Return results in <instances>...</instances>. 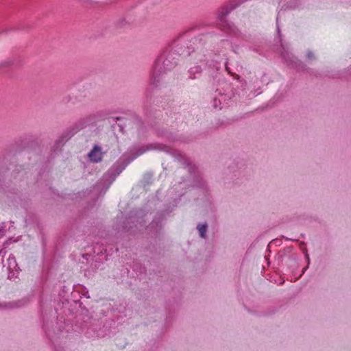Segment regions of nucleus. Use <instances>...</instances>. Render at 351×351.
I'll use <instances>...</instances> for the list:
<instances>
[{"mask_svg": "<svg viewBox=\"0 0 351 351\" xmlns=\"http://www.w3.org/2000/svg\"><path fill=\"white\" fill-rule=\"evenodd\" d=\"M20 306L19 302H1L0 303V310H7V309H12L16 307Z\"/></svg>", "mask_w": 351, "mask_h": 351, "instance_id": "1a4fd4ad", "label": "nucleus"}, {"mask_svg": "<svg viewBox=\"0 0 351 351\" xmlns=\"http://www.w3.org/2000/svg\"><path fill=\"white\" fill-rule=\"evenodd\" d=\"M84 295H85L86 298H89V296H87V294H84Z\"/></svg>", "mask_w": 351, "mask_h": 351, "instance_id": "aec40b11", "label": "nucleus"}, {"mask_svg": "<svg viewBox=\"0 0 351 351\" xmlns=\"http://www.w3.org/2000/svg\"><path fill=\"white\" fill-rule=\"evenodd\" d=\"M225 68H226V70L227 71V72L229 74L233 75L232 72L230 69V67L228 66V62H226V64H225Z\"/></svg>", "mask_w": 351, "mask_h": 351, "instance_id": "ddd939ff", "label": "nucleus"}, {"mask_svg": "<svg viewBox=\"0 0 351 351\" xmlns=\"http://www.w3.org/2000/svg\"><path fill=\"white\" fill-rule=\"evenodd\" d=\"M201 72L202 68L200 66H195L191 67L189 71V77L191 79L197 78L200 75Z\"/></svg>", "mask_w": 351, "mask_h": 351, "instance_id": "6e6552de", "label": "nucleus"}, {"mask_svg": "<svg viewBox=\"0 0 351 351\" xmlns=\"http://www.w3.org/2000/svg\"><path fill=\"white\" fill-rule=\"evenodd\" d=\"M196 178L198 181V184H196L195 185L198 187H203L204 185V183L202 180V178L199 175L197 176Z\"/></svg>", "mask_w": 351, "mask_h": 351, "instance_id": "9b49d317", "label": "nucleus"}, {"mask_svg": "<svg viewBox=\"0 0 351 351\" xmlns=\"http://www.w3.org/2000/svg\"><path fill=\"white\" fill-rule=\"evenodd\" d=\"M222 43H223V45H227L228 47H231L230 46V43L228 42V40H223L222 42Z\"/></svg>", "mask_w": 351, "mask_h": 351, "instance_id": "f3484780", "label": "nucleus"}, {"mask_svg": "<svg viewBox=\"0 0 351 351\" xmlns=\"http://www.w3.org/2000/svg\"><path fill=\"white\" fill-rule=\"evenodd\" d=\"M4 235V231L1 226H0V240L3 238Z\"/></svg>", "mask_w": 351, "mask_h": 351, "instance_id": "dca6fc26", "label": "nucleus"}, {"mask_svg": "<svg viewBox=\"0 0 351 351\" xmlns=\"http://www.w3.org/2000/svg\"><path fill=\"white\" fill-rule=\"evenodd\" d=\"M303 252L305 254V256H306V258L307 259V261H308V263H309V261H310V258H309V256H308V254H307V250L306 249H302Z\"/></svg>", "mask_w": 351, "mask_h": 351, "instance_id": "4468645a", "label": "nucleus"}, {"mask_svg": "<svg viewBox=\"0 0 351 351\" xmlns=\"http://www.w3.org/2000/svg\"><path fill=\"white\" fill-rule=\"evenodd\" d=\"M236 5H226L222 7L217 14V17L221 22L220 25L221 28L226 32H235L236 27L234 25L225 20L226 16L230 12L231 10L234 9Z\"/></svg>", "mask_w": 351, "mask_h": 351, "instance_id": "7ed1b4c3", "label": "nucleus"}, {"mask_svg": "<svg viewBox=\"0 0 351 351\" xmlns=\"http://www.w3.org/2000/svg\"><path fill=\"white\" fill-rule=\"evenodd\" d=\"M19 267L14 257L10 256L7 260V269L8 271V278L14 279L19 274Z\"/></svg>", "mask_w": 351, "mask_h": 351, "instance_id": "20e7f679", "label": "nucleus"}, {"mask_svg": "<svg viewBox=\"0 0 351 351\" xmlns=\"http://www.w3.org/2000/svg\"><path fill=\"white\" fill-rule=\"evenodd\" d=\"M151 150H158L168 152L169 151V148L167 145L158 143H152L147 145L134 147L130 150V153L132 156L128 162V163L130 162L138 156Z\"/></svg>", "mask_w": 351, "mask_h": 351, "instance_id": "f03ea898", "label": "nucleus"}, {"mask_svg": "<svg viewBox=\"0 0 351 351\" xmlns=\"http://www.w3.org/2000/svg\"><path fill=\"white\" fill-rule=\"evenodd\" d=\"M191 54L189 50H186L185 51V53H182L181 55H183V56H189Z\"/></svg>", "mask_w": 351, "mask_h": 351, "instance_id": "a211bd4d", "label": "nucleus"}, {"mask_svg": "<svg viewBox=\"0 0 351 351\" xmlns=\"http://www.w3.org/2000/svg\"><path fill=\"white\" fill-rule=\"evenodd\" d=\"M217 101H218V100H217V99H214V106H215V108L217 107ZM219 102H220V101H219Z\"/></svg>", "mask_w": 351, "mask_h": 351, "instance_id": "6ab92c4d", "label": "nucleus"}, {"mask_svg": "<svg viewBox=\"0 0 351 351\" xmlns=\"http://www.w3.org/2000/svg\"><path fill=\"white\" fill-rule=\"evenodd\" d=\"M85 123L84 120H80L75 125V128H71L69 132V135L68 136L67 138H70L75 133H76L78 130L82 129L84 127H85Z\"/></svg>", "mask_w": 351, "mask_h": 351, "instance_id": "0eeeda50", "label": "nucleus"}, {"mask_svg": "<svg viewBox=\"0 0 351 351\" xmlns=\"http://www.w3.org/2000/svg\"><path fill=\"white\" fill-rule=\"evenodd\" d=\"M307 58L309 59V60H313L314 58V56L312 52L309 51L307 53Z\"/></svg>", "mask_w": 351, "mask_h": 351, "instance_id": "2eb2a0df", "label": "nucleus"}, {"mask_svg": "<svg viewBox=\"0 0 351 351\" xmlns=\"http://www.w3.org/2000/svg\"><path fill=\"white\" fill-rule=\"evenodd\" d=\"M177 157L180 162L186 163V167L189 169L188 170L190 173H191L192 171L195 172V170L196 169L195 166L194 165H192L184 155L180 152H177Z\"/></svg>", "mask_w": 351, "mask_h": 351, "instance_id": "423d86ee", "label": "nucleus"}, {"mask_svg": "<svg viewBox=\"0 0 351 351\" xmlns=\"http://www.w3.org/2000/svg\"><path fill=\"white\" fill-rule=\"evenodd\" d=\"M180 56L176 50L164 51L156 60L152 72L150 82L155 86L162 79L163 75L168 71L171 70L178 63V57Z\"/></svg>", "mask_w": 351, "mask_h": 351, "instance_id": "f257e3e1", "label": "nucleus"}, {"mask_svg": "<svg viewBox=\"0 0 351 351\" xmlns=\"http://www.w3.org/2000/svg\"><path fill=\"white\" fill-rule=\"evenodd\" d=\"M207 228H208V226L206 223L198 224L197 226V228L199 233V236L203 239L206 238V233L207 231Z\"/></svg>", "mask_w": 351, "mask_h": 351, "instance_id": "9d476101", "label": "nucleus"}, {"mask_svg": "<svg viewBox=\"0 0 351 351\" xmlns=\"http://www.w3.org/2000/svg\"><path fill=\"white\" fill-rule=\"evenodd\" d=\"M103 152L101 147L95 145L90 152L88 154L90 160L93 162H99L101 161L103 158Z\"/></svg>", "mask_w": 351, "mask_h": 351, "instance_id": "39448f33", "label": "nucleus"}, {"mask_svg": "<svg viewBox=\"0 0 351 351\" xmlns=\"http://www.w3.org/2000/svg\"><path fill=\"white\" fill-rule=\"evenodd\" d=\"M69 135V132H68L66 134H64L62 137H61V139H60L59 141H58V143H60V142H64V141H66L69 138H67L68 136Z\"/></svg>", "mask_w": 351, "mask_h": 351, "instance_id": "f8f14e48", "label": "nucleus"}]
</instances>
